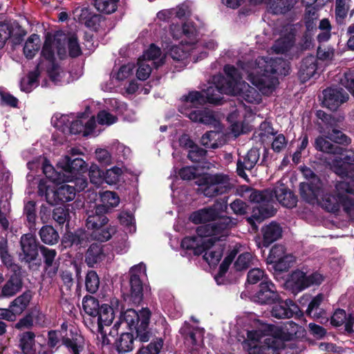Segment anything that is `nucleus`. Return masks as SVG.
<instances>
[{
  "instance_id": "nucleus-22",
  "label": "nucleus",
  "mask_w": 354,
  "mask_h": 354,
  "mask_svg": "<svg viewBox=\"0 0 354 354\" xmlns=\"http://www.w3.org/2000/svg\"><path fill=\"white\" fill-rule=\"evenodd\" d=\"M20 243L22 251L20 254L21 261L29 263L36 259L38 252L35 236L31 234H24L21 237Z\"/></svg>"
},
{
  "instance_id": "nucleus-9",
  "label": "nucleus",
  "mask_w": 354,
  "mask_h": 354,
  "mask_svg": "<svg viewBox=\"0 0 354 354\" xmlns=\"http://www.w3.org/2000/svg\"><path fill=\"white\" fill-rule=\"evenodd\" d=\"M316 148L323 152L333 154V158L328 159L331 169L338 176H342L344 172H354V164L351 162L354 161V153L348 154V152L344 153L343 149L339 146L334 145L323 137L317 138L315 140Z\"/></svg>"
},
{
  "instance_id": "nucleus-4",
  "label": "nucleus",
  "mask_w": 354,
  "mask_h": 354,
  "mask_svg": "<svg viewBox=\"0 0 354 354\" xmlns=\"http://www.w3.org/2000/svg\"><path fill=\"white\" fill-rule=\"evenodd\" d=\"M247 74L248 80L255 86L263 95H270L279 84L276 75H287L290 65L281 58L275 59L268 57H258L254 63L241 66Z\"/></svg>"
},
{
  "instance_id": "nucleus-17",
  "label": "nucleus",
  "mask_w": 354,
  "mask_h": 354,
  "mask_svg": "<svg viewBox=\"0 0 354 354\" xmlns=\"http://www.w3.org/2000/svg\"><path fill=\"white\" fill-rule=\"evenodd\" d=\"M294 261L295 257L287 254L284 246L281 245H274L267 258L268 263L272 264L274 269L280 272L287 270Z\"/></svg>"
},
{
  "instance_id": "nucleus-26",
  "label": "nucleus",
  "mask_w": 354,
  "mask_h": 354,
  "mask_svg": "<svg viewBox=\"0 0 354 354\" xmlns=\"http://www.w3.org/2000/svg\"><path fill=\"white\" fill-rule=\"evenodd\" d=\"M259 151L257 149H250L247 154L240 158L237 162V172L241 177H245V169H252L259 159Z\"/></svg>"
},
{
  "instance_id": "nucleus-42",
  "label": "nucleus",
  "mask_w": 354,
  "mask_h": 354,
  "mask_svg": "<svg viewBox=\"0 0 354 354\" xmlns=\"http://www.w3.org/2000/svg\"><path fill=\"white\" fill-rule=\"evenodd\" d=\"M39 68L30 72L26 77H24L21 81V90L22 91L29 93L34 88L37 86V77L39 75Z\"/></svg>"
},
{
  "instance_id": "nucleus-55",
  "label": "nucleus",
  "mask_w": 354,
  "mask_h": 354,
  "mask_svg": "<svg viewBox=\"0 0 354 354\" xmlns=\"http://www.w3.org/2000/svg\"><path fill=\"white\" fill-rule=\"evenodd\" d=\"M0 257L1 259L7 267H12L13 266L12 258L8 251V245L6 241H1L0 242ZM15 267L16 266L14 265Z\"/></svg>"
},
{
  "instance_id": "nucleus-23",
  "label": "nucleus",
  "mask_w": 354,
  "mask_h": 354,
  "mask_svg": "<svg viewBox=\"0 0 354 354\" xmlns=\"http://www.w3.org/2000/svg\"><path fill=\"white\" fill-rule=\"evenodd\" d=\"M222 218L227 216H219V212L217 211L216 205L212 207L204 208L194 212L190 216V220L194 223H205L209 221H214L209 225L217 224Z\"/></svg>"
},
{
  "instance_id": "nucleus-38",
  "label": "nucleus",
  "mask_w": 354,
  "mask_h": 354,
  "mask_svg": "<svg viewBox=\"0 0 354 354\" xmlns=\"http://www.w3.org/2000/svg\"><path fill=\"white\" fill-rule=\"evenodd\" d=\"M290 283L293 288L298 291H301L308 287L307 275L301 270L293 272L290 276Z\"/></svg>"
},
{
  "instance_id": "nucleus-49",
  "label": "nucleus",
  "mask_w": 354,
  "mask_h": 354,
  "mask_svg": "<svg viewBox=\"0 0 354 354\" xmlns=\"http://www.w3.org/2000/svg\"><path fill=\"white\" fill-rule=\"evenodd\" d=\"M122 322H125L129 328L136 327L140 321V316L133 309H127L120 317Z\"/></svg>"
},
{
  "instance_id": "nucleus-3",
  "label": "nucleus",
  "mask_w": 354,
  "mask_h": 354,
  "mask_svg": "<svg viewBox=\"0 0 354 354\" xmlns=\"http://www.w3.org/2000/svg\"><path fill=\"white\" fill-rule=\"evenodd\" d=\"M239 194L250 202L259 205L253 210L252 217L247 219L252 225H254V220L260 223L264 218L274 214L275 209L272 204L274 198H276L283 206L288 208H292L297 204V198L293 193L281 181L277 183L273 190L258 191L247 186H241L239 189Z\"/></svg>"
},
{
  "instance_id": "nucleus-29",
  "label": "nucleus",
  "mask_w": 354,
  "mask_h": 354,
  "mask_svg": "<svg viewBox=\"0 0 354 354\" xmlns=\"http://www.w3.org/2000/svg\"><path fill=\"white\" fill-rule=\"evenodd\" d=\"M105 259V254L101 244H92L86 254V262L89 267H93Z\"/></svg>"
},
{
  "instance_id": "nucleus-35",
  "label": "nucleus",
  "mask_w": 354,
  "mask_h": 354,
  "mask_svg": "<svg viewBox=\"0 0 354 354\" xmlns=\"http://www.w3.org/2000/svg\"><path fill=\"white\" fill-rule=\"evenodd\" d=\"M160 49L155 45L151 44L140 57L147 62L153 64L156 67L161 66L164 63V58H160Z\"/></svg>"
},
{
  "instance_id": "nucleus-28",
  "label": "nucleus",
  "mask_w": 354,
  "mask_h": 354,
  "mask_svg": "<svg viewBox=\"0 0 354 354\" xmlns=\"http://www.w3.org/2000/svg\"><path fill=\"white\" fill-rule=\"evenodd\" d=\"M261 231L263 234L262 245L263 247H268L272 243L279 239L282 232L281 227L275 223H271L263 227Z\"/></svg>"
},
{
  "instance_id": "nucleus-11",
  "label": "nucleus",
  "mask_w": 354,
  "mask_h": 354,
  "mask_svg": "<svg viewBox=\"0 0 354 354\" xmlns=\"http://www.w3.org/2000/svg\"><path fill=\"white\" fill-rule=\"evenodd\" d=\"M52 123L63 132L68 131L73 134L82 133L84 136L93 133L95 127L94 117L87 119L84 115L75 120L72 115H62L59 118L55 115L52 118Z\"/></svg>"
},
{
  "instance_id": "nucleus-33",
  "label": "nucleus",
  "mask_w": 354,
  "mask_h": 354,
  "mask_svg": "<svg viewBox=\"0 0 354 354\" xmlns=\"http://www.w3.org/2000/svg\"><path fill=\"white\" fill-rule=\"evenodd\" d=\"M40 47V38L39 35L33 34L30 35L26 40L24 53L25 56L28 59H32L36 55Z\"/></svg>"
},
{
  "instance_id": "nucleus-13",
  "label": "nucleus",
  "mask_w": 354,
  "mask_h": 354,
  "mask_svg": "<svg viewBox=\"0 0 354 354\" xmlns=\"http://www.w3.org/2000/svg\"><path fill=\"white\" fill-rule=\"evenodd\" d=\"M106 209L104 207L97 206L95 212H91L86 219V227L88 230H93L91 236L99 241H106L111 237L112 234L115 232V228L109 226L104 228L108 223V218L102 213Z\"/></svg>"
},
{
  "instance_id": "nucleus-46",
  "label": "nucleus",
  "mask_w": 354,
  "mask_h": 354,
  "mask_svg": "<svg viewBox=\"0 0 354 354\" xmlns=\"http://www.w3.org/2000/svg\"><path fill=\"white\" fill-rule=\"evenodd\" d=\"M101 201L103 203L100 207H104L107 211L109 207H116L120 203V198L118 196L113 192H104L100 195Z\"/></svg>"
},
{
  "instance_id": "nucleus-41",
  "label": "nucleus",
  "mask_w": 354,
  "mask_h": 354,
  "mask_svg": "<svg viewBox=\"0 0 354 354\" xmlns=\"http://www.w3.org/2000/svg\"><path fill=\"white\" fill-rule=\"evenodd\" d=\"M84 312L92 317H95L100 312V308L98 301L91 296H86L82 301Z\"/></svg>"
},
{
  "instance_id": "nucleus-1",
  "label": "nucleus",
  "mask_w": 354,
  "mask_h": 354,
  "mask_svg": "<svg viewBox=\"0 0 354 354\" xmlns=\"http://www.w3.org/2000/svg\"><path fill=\"white\" fill-rule=\"evenodd\" d=\"M224 71L227 77L221 75L214 76L212 83L203 93L191 91L187 95L183 96V105L180 109V112L193 122L219 127V122L210 110L191 109H198L206 102L218 104L222 100L223 94L239 95L250 104H257L261 102V95L256 88L245 82H241V75L236 68L227 65Z\"/></svg>"
},
{
  "instance_id": "nucleus-43",
  "label": "nucleus",
  "mask_w": 354,
  "mask_h": 354,
  "mask_svg": "<svg viewBox=\"0 0 354 354\" xmlns=\"http://www.w3.org/2000/svg\"><path fill=\"white\" fill-rule=\"evenodd\" d=\"M39 235L41 241L49 245L55 244L57 242L59 239L58 233L51 226H44L39 232Z\"/></svg>"
},
{
  "instance_id": "nucleus-2",
  "label": "nucleus",
  "mask_w": 354,
  "mask_h": 354,
  "mask_svg": "<svg viewBox=\"0 0 354 354\" xmlns=\"http://www.w3.org/2000/svg\"><path fill=\"white\" fill-rule=\"evenodd\" d=\"M234 225L230 218H222L216 225H200L196 229L197 236L184 238L181 246L193 250L196 255L204 254L203 259L209 265H216L223 252V245L220 243L221 239L227 235Z\"/></svg>"
},
{
  "instance_id": "nucleus-10",
  "label": "nucleus",
  "mask_w": 354,
  "mask_h": 354,
  "mask_svg": "<svg viewBox=\"0 0 354 354\" xmlns=\"http://www.w3.org/2000/svg\"><path fill=\"white\" fill-rule=\"evenodd\" d=\"M196 183L199 187L198 192L207 197L225 194L232 188L229 176L223 173L203 174L197 178Z\"/></svg>"
},
{
  "instance_id": "nucleus-37",
  "label": "nucleus",
  "mask_w": 354,
  "mask_h": 354,
  "mask_svg": "<svg viewBox=\"0 0 354 354\" xmlns=\"http://www.w3.org/2000/svg\"><path fill=\"white\" fill-rule=\"evenodd\" d=\"M21 288V281L20 277L15 274L11 276L8 282L2 288V294L6 297H11L16 294Z\"/></svg>"
},
{
  "instance_id": "nucleus-58",
  "label": "nucleus",
  "mask_w": 354,
  "mask_h": 354,
  "mask_svg": "<svg viewBox=\"0 0 354 354\" xmlns=\"http://www.w3.org/2000/svg\"><path fill=\"white\" fill-rule=\"evenodd\" d=\"M173 15L179 19H185L190 15L191 9L187 3H183L172 9Z\"/></svg>"
},
{
  "instance_id": "nucleus-45",
  "label": "nucleus",
  "mask_w": 354,
  "mask_h": 354,
  "mask_svg": "<svg viewBox=\"0 0 354 354\" xmlns=\"http://www.w3.org/2000/svg\"><path fill=\"white\" fill-rule=\"evenodd\" d=\"M82 337L76 335L75 338L71 339L68 337H64L63 344L73 353V354H80L83 349Z\"/></svg>"
},
{
  "instance_id": "nucleus-14",
  "label": "nucleus",
  "mask_w": 354,
  "mask_h": 354,
  "mask_svg": "<svg viewBox=\"0 0 354 354\" xmlns=\"http://www.w3.org/2000/svg\"><path fill=\"white\" fill-rule=\"evenodd\" d=\"M77 186L67 184L60 185L55 189L47 184L46 181L41 180L38 186V192L41 196H45L47 202L51 205H56L58 202H68L75 197Z\"/></svg>"
},
{
  "instance_id": "nucleus-16",
  "label": "nucleus",
  "mask_w": 354,
  "mask_h": 354,
  "mask_svg": "<svg viewBox=\"0 0 354 354\" xmlns=\"http://www.w3.org/2000/svg\"><path fill=\"white\" fill-rule=\"evenodd\" d=\"M58 34L63 35L64 36V39H63L59 44L56 41H53L51 45V50L55 52V49L56 48L57 55L60 58H63L66 55V50L64 46L67 44L68 53L71 57H75L81 55L82 51L76 35L71 34L66 36L62 32H57L55 35L48 34L46 37L48 36L55 37Z\"/></svg>"
},
{
  "instance_id": "nucleus-63",
  "label": "nucleus",
  "mask_w": 354,
  "mask_h": 354,
  "mask_svg": "<svg viewBox=\"0 0 354 354\" xmlns=\"http://www.w3.org/2000/svg\"><path fill=\"white\" fill-rule=\"evenodd\" d=\"M53 216L59 224H64L68 218V212L64 207H57L54 209Z\"/></svg>"
},
{
  "instance_id": "nucleus-56",
  "label": "nucleus",
  "mask_w": 354,
  "mask_h": 354,
  "mask_svg": "<svg viewBox=\"0 0 354 354\" xmlns=\"http://www.w3.org/2000/svg\"><path fill=\"white\" fill-rule=\"evenodd\" d=\"M97 122L102 125H111L117 122V117L107 112L101 111L97 115Z\"/></svg>"
},
{
  "instance_id": "nucleus-44",
  "label": "nucleus",
  "mask_w": 354,
  "mask_h": 354,
  "mask_svg": "<svg viewBox=\"0 0 354 354\" xmlns=\"http://www.w3.org/2000/svg\"><path fill=\"white\" fill-rule=\"evenodd\" d=\"M257 259L250 252H244L240 254L235 261L234 267L237 270L247 269L251 265H254Z\"/></svg>"
},
{
  "instance_id": "nucleus-47",
  "label": "nucleus",
  "mask_w": 354,
  "mask_h": 354,
  "mask_svg": "<svg viewBox=\"0 0 354 354\" xmlns=\"http://www.w3.org/2000/svg\"><path fill=\"white\" fill-rule=\"evenodd\" d=\"M86 289L90 293H95L100 286V279L95 271H89L85 279Z\"/></svg>"
},
{
  "instance_id": "nucleus-59",
  "label": "nucleus",
  "mask_w": 354,
  "mask_h": 354,
  "mask_svg": "<svg viewBox=\"0 0 354 354\" xmlns=\"http://www.w3.org/2000/svg\"><path fill=\"white\" fill-rule=\"evenodd\" d=\"M84 24L91 30L97 31L100 27L104 24V20L99 15H93Z\"/></svg>"
},
{
  "instance_id": "nucleus-51",
  "label": "nucleus",
  "mask_w": 354,
  "mask_h": 354,
  "mask_svg": "<svg viewBox=\"0 0 354 354\" xmlns=\"http://www.w3.org/2000/svg\"><path fill=\"white\" fill-rule=\"evenodd\" d=\"M88 176L91 183L99 186L104 181V173L101 171L97 165H92L88 171Z\"/></svg>"
},
{
  "instance_id": "nucleus-36",
  "label": "nucleus",
  "mask_w": 354,
  "mask_h": 354,
  "mask_svg": "<svg viewBox=\"0 0 354 354\" xmlns=\"http://www.w3.org/2000/svg\"><path fill=\"white\" fill-rule=\"evenodd\" d=\"M41 253L44 258V263L46 265V269L49 270V273L55 274L57 270V266L54 264V260L57 255V252L55 250L49 249L46 247L41 246L40 248Z\"/></svg>"
},
{
  "instance_id": "nucleus-39",
  "label": "nucleus",
  "mask_w": 354,
  "mask_h": 354,
  "mask_svg": "<svg viewBox=\"0 0 354 354\" xmlns=\"http://www.w3.org/2000/svg\"><path fill=\"white\" fill-rule=\"evenodd\" d=\"M31 299V295L29 292H25L17 297L10 306L13 313L20 315L28 306Z\"/></svg>"
},
{
  "instance_id": "nucleus-6",
  "label": "nucleus",
  "mask_w": 354,
  "mask_h": 354,
  "mask_svg": "<svg viewBox=\"0 0 354 354\" xmlns=\"http://www.w3.org/2000/svg\"><path fill=\"white\" fill-rule=\"evenodd\" d=\"M57 165L62 169V173L56 171L46 160L43 163L44 174L52 183L58 185L64 182H74L78 191L86 187V180L81 177L86 170V164L83 159L65 155L59 159Z\"/></svg>"
},
{
  "instance_id": "nucleus-32",
  "label": "nucleus",
  "mask_w": 354,
  "mask_h": 354,
  "mask_svg": "<svg viewBox=\"0 0 354 354\" xmlns=\"http://www.w3.org/2000/svg\"><path fill=\"white\" fill-rule=\"evenodd\" d=\"M294 42V35L289 32L283 37L277 39L272 46V49L277 54H285L291 50Z\"/></svg>"
},
{
  "instance_id": "nucleus-5",
  "label": "nucleus",
  "mask_w": 354,
  "mask_h": 354,
  "mask_svg": "<svg viewBox=\"0 0 354 354\" xmlns=\"http://www.w3.org/2000/svg\"><path fill=\"white\" fill-rule=\"evenodd\" d=\"M254 329L248 330L247 338L243 342L248 354H278L283 346L282 339L286 333L279 326L263 323L259 319L252 324Z\"/></svg>"
},
{
  "instance_id": "nucleus-18",
  "label": "nucleus",
  "mask_w": 354,
  "mask_h": 354,
  "mask_svg": "<svg viewBox=\"0 0 354 354\" xmlns=\"http://www.w3.org/2000/svg\"><path fill=\"white\" fill-rule=\"evenodd\" d=\"M252 114V110L245 105H241L238 110L232 112L227 117V120L231 124V131L234 137L238 136L243 132V122L246 118H249Z\"/></svg>"
},
{
  "instance_id": "nucleus-64",
  "label": "nucleus",
  "mask_w": 354,
  "mask_h": 354,
  "mask_svg": "<svg viewBox=\"0 0 354 354\" xmlns=\"http://www.w3.org/2000/svg\"><path fill=\"white\" fill-rule=\"evenodd\" d=\"M91 13L87 8H77L73 11V18L80 23L85 24L86 21L91 17Z\"/></svg>"
},
{
  "instance_id": "nucleus-20",
  "label": "nucleus",
  "mask_w": 354,
  "mask_h": 354,
  "mask_svg": "<svg viewBox=\"0 0 354 354\" xmlns=\"http://www.w3.org/2000/svg\"><path fill=\"white\" fill-rule=\"evenodd\" d=\"M323 104L332 111L336 110L348 98V95L342 88H328L324 91Z\"/></svg>"
},
{
  "instance_id": "nucleus-31",
  "label": "nucleus",
  "mask_w": 354,
  "mask_h": 354,
  "mask_svg": "<svg viewBox=\"0 0 354 354\" xmlns=\"http://www.w3.org/2000/svg\"><path fill=\"white\" fill-rule=\"evenodd\" d=\"M98 317V330L102 334V328L104 326H110L115 317L113 309L107 304H104L100 307Z\"/></svg>"
},
{
  "instance_id": "nucleus-62",
  "label": "nucleus",
  "mask_w": 354,
  "mask_h": 354,
  "mask_svg": "<svg viewBox=\"0 0 354 354\" xmlns=\"http://www.w3.org/2000/svg\"><path fill=\"white\" fill-rule=\"evenodd\" d=\"M349 0H335V13L337 18L344 19L347 15V2Z\"/></svg>"
},
{
  "instance_id": "nucleus-8",
  "label": "nucleus",
  "mask_w": 354,
  "mask_h": 354,
  "mask_svg": "<svg viewBox=\"0 0 354 354\" xmlns=\"http://www.w3.org/2000/svg\"><path fill=\"white\" fill-rule=\"evenodd\" d=\"M170 34L175 40L181 39L179 45H166L171 58L177 61L186 59L191 50L198 48L197 45V30L192 22L187 21L180 26L172 24L170 26Z\"/></svg>"
},
{
  "instance_id": "nucleus-60",
  "label": "nucleus",
  "mask_w": 354,
  "mask_h": 354,
  "mask_svg": "<svg viewBox=\"0 0 354 354\" xmlns=\"http://www.w3.org/2000/svg\"><path fill=\"white\" fill-rule=\"evenodd\" d=\"M341 84L354 96V72L349 71L345 73L340 80Z\"/></svg>"
},
{
  "instance_id": "nucleus-12",
  "label": "nucleus",
  "mask_w": 354,
  "mask_h": 354,
  "mask_svg": "<svg viewBox=\"0 0 354 354\" xmlns=\"http://www.w3.org/2000/svg\"><path fill=\"white\" fill-rule=\"evenodd\" d=\"M63 39H64V36L62 34H58L55 37H52L51 36L46 37L41 50V61L37 65L38 68L41 70L46 68L47 70L50 79L55 83L62 82L63 76L66 74L64 71L55 64L54 51L51 50V45L55 41L59 44Z\"/></svg>"
},
{
  "instance_id": "nucleus-21",
  "label": "nucleus",
  "mask_w": 354,
  "mask_h": 354,
  "mask_svg": "<svg viewBox=\"0 0 354 354\" xmlns=\"http://www.w3.org/2000/svg\"><path fill=\"white\" fill-rule=\"evenodd\" d=\"M138 269L142 270L145 272V265L142 263H140L136 266H134L131 269V279H130V293L127 297L129 300L135 304H138L142 299V284L140 279H139L136 275V271Z\"/></svg>"
},
{
  "instance_id": "nucleus-19",
  "label": "nucleus",
  "mask_w": 354,
  "mask_h": 354,
  "mask_svg": "<svg viewBox=\"0 0 354 354\" xmlns=\"http://www.w3.org/2000/svg\"><path fill=\"white\" fill-rule=\"evenodd\" d=\"M254 301L266 304L279 300V296L274 285L270 281H263L261 283L259 291L254 295Z\"/></svg>"
},
{
  "instance_id": "nucleus-27",
  "label": "nucleus",
  "mask_w": 354,
  "mask_h": 354,
  "mask_svg": "<svg viewBox=\"0 0 354 354\" xmlns=\"http://www.w3.org/2000/svg\"><path fill=\"white\" fill-rule=\"evenodd\" d=\"M324 295L319 294L315 296L310 302L308 307L306 310V314L315 320L320 319L322 324L326 323L328 318L325 316V311L319 308V306L323 301Z\"/></svg>"
},
{
  "instance_id": "nucleus-61",
  "label": "nucleus",
  "mask_w": 354,
  "mask_h": 354,
  "mask_svg": "<svg viewBox=\"0 0 354 354\" xmlns=\"http://www.w3.org/2000/svg\"><path fill=\"white\" fill-rule=\"evenodd\" d=\"M328 138L336 143L342 145H348L351 142L350 139L342 131L335 129H333L331 133H328Z\"/></svg>"
},
{
  "instance_id": "nucleus-15",
  "label": "nucleus",
  "mask_w": 354,
  "mask_h": 354,
  "mask_svg": "<svg viewBox=\"0 0 354 354\" xmlns=\"http://www.w3.org/2000/svg\"><path fill=\"white\" fill-rule=\"evenodd\" d=\"M304 176L308 180L300 184V194L302 198L308 202H312L317 198L322 187V183L313 171L307 167L301 169Z\"/></svg>"
},
{
  "instance_id": "nucleus-34",
  "label": "nucleus",
  "mask_w": 354,
  "mask_h": 354,
  "mask_svg": "<svg viewBox=\"0 0 354 354\" xmlns=\"http://www.w3.org/2000/svg\"><path fill=\"white\" fill-rule=\"evenodd\" d=\"M35 334L26 332L21 335L19 341V347L24 354H35Z\"/></svg>"
},
{
  "instance_id": "nucleus-7",
  "label": "nucleus",
  "mask_w": 354,
  "mask_h": 354,
  "mask_svg": "<svg viewBox=\"0 0 354 354\" xmlns=\"http://www.w3.org/2000/svg\"><path fill=\"white\" fill-rule=\"evenodd\" d=\"M342 179L335 185L336 196L326 194L323 195L322 187L317 198L310 203H318L324 209L330 212H336L342 206L348 213L354 210V203L348 197V194H354V172H344L342 176H339Z\"/></svg>"
},
{
  "instance_id": "nucleus-52",
  "label": "nucleus",
  "mask_w": 354,
  "mask_h": 354,
  "mask_svg": "<svg viewBox=\"0 0 354 354\" xmlns=\"http://www.w3.org/2000/svg\"><path fill=\"white\" fill-rule=\"evenodd\" d=\"M122 170L118 167H113L108 169L104 174V181L109 185L116 184L122 174Z\"/></svg>"
},
{
  "instance_id": "nucleus-57",
  "label": "nucleus",
  "mask_w": 354,
  "mask_h": 354,
  "mask_svg": "<svg viewBox=\"0 0 354 354\" xmlns=\"http://www.w3.org/2000/svg\"><path fill=\"white\" fill-rule=\"evenodd\" d=\"M267 281L264 271L260 268H254L250 270L248 274V281L250 283H257L259 281Z\"/></svg>"
},
{
  "instance_id": "nucleus-25",
  "label": "nucleus",
  "mask_w": 354,
  "mask_h": 354,
  "mask_svg": "<svg viewBox=\"0 0 354 354\" xmlns=\"http://www.w3.org/2000/svg\"><path fill=\"white\" fill-rule=\"evenodd\" d=\"M226 142V134L220 129L205 133L201 139L202 145L208 149L222 147Z\"/></svg>"
},
{
  "instance_id": "nucleus-30",
  "label": "nucleus",
  "mask_w": 354,
  "mask_h": 354,
  "mask_svg": "<svg viewBox=\"0 0 354 354\" xmlns=\"http://www.w3.org/2000/svg\"><path fill=\"white\" fill-rule=\"evenodd\" d=\"M316 60L313 56L306 57L300 66L299 77L302 82H306L313 77L317 71Z\"/></svg>"
},
{
  "instance_id": "nucleus-40",
  "label": "nucleus",
  "mask_w": 354,
  "mask_h": 354,
  "mask_svg": "<svg viewBox=\"0 0 354 354\" xmlns=\"http://www.w3.org/2000/svg\"><path fill=\"white\" fill-rule=\"evenodd\" d=\"M133 336L130 333H124L120 335L116 342V346L119 352L126 353L133 348Z\"/></svg>"
},
{
  "instance_id": "nucleus-24",
  "label": "nucleus",
  "mask_w": 354,
  "mask_h": 354,
  "mask_svg": "<svg viewBox=\"0 0 354 354\" xmlns=\"http://www.w3.org/2000/svg\"><path fill=\"white\" fill-rule=\"evenodd\" d=\"M299 307L291 300L280 301L272 307V316L277 319H288L299 313Z\"/></svg>"
},
{
  "instance_id": "nucleus-50",
  "label": "nucleus",
  "mask_w": 354,
  "mask_h": 354,
  "mask_svg": "<svg viewBox=\"0 0 354 354\" xmlns=\"http://www.w3.org/2000/svg\"><path fill=\"white\" fill-rule=\"evenodd\" d=\"M149 62L145 59L139 58L138 61L137 77L140 80H145L151 73V67Z\"/></svg>"
},
{
  "instance_id": "nucleus-54",
  "label": "nucleus",
  "mask_w": 354,
  "mask_h": 354,
  "mask_svg": "<svg viewBox=\"0 0 354 354\" xmlns=\"http://www.w3.org/2000/svg\"><path fill=\"white\" fill-rule=\"evenodd\" d=\"M134 66L132 64H127L122 66L113 75V77L118 81H123L132 75Z\"/></svg>"
},
{
  "instance_id": "nucleus-48",
  "label": "nucleus",
  "mask_w": 354,
  "mask_h": 354,
  "mask_svg": "<svg viewBox=\"0 0 354 354\" xmlns=\"http://www.w3.org/2000/svg\"><path fill=\"white\" fill-rule=\"evenodd\" d=\"M118 0H95V8L100 12L110 14L117 9Z\"/></svg>"
},
{
  "instance_id": "nucleus-53",
  "label": "nucleus",
  "mask_w": 354,
  "mask_h": 354,
  "mask_svg": "<svg viewBox=\"0 0 354 354\" xmlns=\"http://www.w3.org/2000/svg\"><path fill=\"white\" fill-rule=\"evenodd\" d=\"M118 219L120 223L127 227V231L129 233H133L136 231L134 225V219L132 214L128 212H122L118 216Z\"/></svg>"
}]
</instances>
